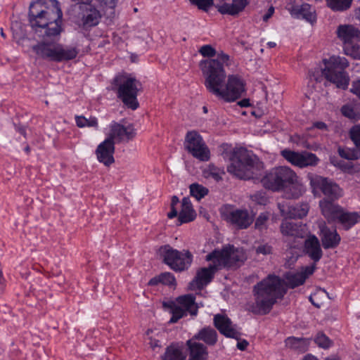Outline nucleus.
<instances>
[{"label":"nucleus","mask_w":360,"mask_h":360,"mask_svg":"<svg viewBox=\"0 0 360 360\" xmlns=\"http://www.w3.org/2000/svg\"><path fill=\"white\" fill-rule=\"evenodd\" d=\"M230 63L229 56L221 52L216 59L205 60L200 64L207 91L229 103L236 101L246 91L245 82L240 75L230 74L226 77L224 67Z\"/></svg>","instance_id":"1"},{"label":"nucleus","mask_w":360,"mask_h":360,"mask_svg":"<svg viewBox=\"0 0 360 360\" xmlns=\"http://www.w3.org/2000/svg\"><path fill=\"white\" fill-rule=\"evenodd\" d=\"M315 269V264H312L297 272H288L285 275V283L275 275H269L254 286V302L249 304V309L255 314L269 313L276 300L285 294L286 285L294 288L302 285Z\"/></svg>","instance_id":"2"},{"label":"nucleus","mask_w":360,"mask_h":360,"mask_svg":"<svg viewBox=\"0 0 360 360\" xmlns=\"http://www.w3.org/2000/svg\"><path fill=\"white\" fill-rule=\"evenodd\" d=\"M246 258V253L243 248H236L231 245L224 246L221 250H214L206 256L205 259L210 262L209 266L198 270L195 277L190 283V290L203 288L211 282L219 269L232 266L238 262H243Z\"/></svg>","instance_id":"3"},{"label":"nucleus","mask_w":360,"mask_h":360,"mask_svg":"<svg viewBox=\"0 0 360 360\" xmlns=\"http://www.w3.org/2000/svg\"><path fill=\"white\" fill-rule=\"evenodd\" d=\"M29 22L33 29H46L48 37L61 33L63 13L56 0H35L30 4Z\"/></svg>","instance_id":"4"},{"label":"nucleus","mask_w":360,"mask_h":360,"mask_svg":"<svg viewBox=\"0 0 360 360\" xmlns=\"http://www.w3.org/2000/svg\"><path fill=\"white\" fill-rule=\"evenodd\" d=\"M349 67V62L345 57L333 55L324 58L317 67L309 72L311 80L321 82L324 78L339 89H345L349 83V77L345 71Z\"/></svg>","instance_id":"5"},{"label":"nucleus","mask_w":360,"mask_h":360,"mask_svg":"<svg viewBox=\"0 0 360 360\" xmlns=\"http://www.w3.org/2000/svg\"><path fill=\"white\" fill-rule=\"evenodd\" d=\"M228 172L243 179H259L264 168V164L251 151L244 148H234L230 155Z\"/></svg>","instance_id":"6"},{"label":"nucleus","mask_w":360,"mask_h":360,"mask_svg":"<svg viewBox=\"0 0 360 360\" xmlns=\"http://www.w3.org/2000/svg\"><path fill=\"white\" fill-rule=\"evenodd\" d=\"M113 84L118 98L128 108L136 110L139 107L136 97L141 84L135 77L126 72L120 73L115 77Z\"/></svg>","instance_id":"7"},{"label":"nucleus","mask_w":360,"mask_h":360,"mask_svg":"<svg viewBox=\"0 0 360 360\" xmlns=\"http://www.w3.org/2000/svg\"><path fill=\"white\" fill-rule=\"evenodd\" d=\"M77 2L79 6V13L78 18L79 25L84 27L95 26L98 23L101 15L97 10L98 7L102 8L113 9L117 0H72Z\"/></svg>","instance_id":"8"},{"label":"nucleus","mask_w":360,"mask_h":360,"mask_svg":"<svg viewBox=\"0 0 360 360\" xmlns=\"http://www.w3.org/2000/svg\"><path fill=\"white\" fill-rule=\"evenodd\" d=\"M319 207L322 214L329 223L338 221L346 230L360 222L359 212H345L340 205L326 198L320 200Z\"/></svg>","instance_id":"9"},{"label":"nucleus","mask_w":360,"mask_h":360,"mask_svg":"<svg viewBox=\"0 0 360 360\" xmlns=\"http://www.w3.org/2000/svg\"><path fill=\"white\" fill-rule=\"evenodd\" d=\"M33 50L39 57L55 62L72 60L78 53L75 48L58 43H40L33 46Z\"/></svg>","instance_id":"10"},{"label":"nucleus","mask_w":360,"mask_h":360,"mask_svg":"<svg viewBox=\"0 0 360 360\" xmlns=\"http://www.w3.org/2000/svg\"><path fill=\"white\" fill-rule=\"evenodd\" d=\"M158 252L164 262L176 271L188 269L193 261V255L189 251H179L169 245L161 246Z\"/></svg>","instance_id":"11"},{"label":"nucleus","mask_w":360,"mask_h":360,"mask_svg":"<svg viewBox=\"0 0 360 360\" xmlns=\"http://www.w3.org/2000/svg\"><path fill=\"white\" fill-rule=\"evenodd\" d=\"M338 38L344 44V52L360 59V30L352 25H340L336 30Z\"/></svg>","instance_id":"12"},{"label":"nucleus","mask_w":360,"mask_h":360,"mask_svg":"<svg viewBox=\"0 0 360 360\" xmlns=\"http://www.w3.org/2000/svg\"><path fill=\"white\" fill-rule=\"evenodd\" d=\"M163 307L172 314L169 323L177 322L187 313L193 316L197 314L198 306L195 302V297L191 295L180 296L174 301L164 302Z\"/></svg>","instance_id":"13"},{"label":"nucleus","mask_w":360,"mask_h":360,"mask_svg":"<svg viewBox=\"0 0 360 360\" xmlns=\"http://www.w3.org/2000/svg\"><path fill=\"white\" fill-rule=\"evenodd\" d=\"M307 178L311 193L316 197H320L323 193L331 200H337L343 195L342 189L332 180L314 174H309Z\"/></svg>","instance_id":"14"},{"label":"nucleus","mask_w":360,"mask_h":360,"mask_svg":"<svg viewBox=\"0 0 360 360\" xmlns=\"http://www.w3.org/2000/svg\"><path fill=\"white\" fill-rule=\"evenodd\" d=\"M296 173L290 167L280 166L267 172L261 179L262 185L270 190L281 191Z\"/></svg>","instance_id":"15"},{"label":"nucleus","mask_w":360,"mask_h":360,"mask_svg":"<svg viewBox=\"0 0 360 360\" xmlns=\"http://www.w3.org/2000/svg\"><path fill=\"white\" fill-rule=\"evenodd\" d=\"M179 203V198L176 196H173L171 201V210L167 214L168 218L172 219L178 216L180 224L193 221L196 217V212L190 199L188 198L182 199L179 211L178 210Z\"/></svg>","instance_id":"16"},{"label":"nucleus","mask_w":360,"mask_h":360,"mask_svg":"<svg viewBox=\"0 0 360 360\" xmlns=\"http://www.w3.org/2000/svg\"><path fill=\"white\" fill-rule=\"evenodd\" d=\"M184 146L193 157L200 161H207L210 159V150L197 131H191L186 134Z\"/></svg>","instance_id":"17"},{"label":"nucleus","mask_w":360,"mask_h":360,"mask_svg":"<svg viewBox=\"0 0 360 360\" xmlns=\"http://www.w3.org/2000/svg\"><path fill=\"white\" fill-rule=\"evenodd\" d=\"M281 154L289 163L300 168L316 166L319 162L315 154L307 151L295 152L285 149L281 151Z\"/></svg>","instance_id":"18"},{"label":"nucleus","mask_w":360,"mask_h":360,"mask_svg":"<svg viewBox=\"0 0 360 360\" xmlns=\"http://www.w3.org/2000/svg\"><path fill=\"white\" fill-rule=\"evenodd\" d=\"M221 213L227 221L241 229L247 228L253 221V215L249 214L247 210L233 209L231 206L223 207Z\"/></svg>","instance_id":"19"},{"label":"nucleus","mask_w":360,"mask_h":360,"mask_svg":"<svg viewBox=\"0 0 360 360\" xmlns=\"http://www.w3.org/2000/svg\"><path fill=\"white\" fill-rule=\"evenodd\" d=\"M108 138L115 142L128 140L134 135V129L131 125L124 126L117 122H112L109 125V131L107 133Z\"/></svg>","instance_id":"20"},{"label":"nucleus","mask_w":360,"mask_h":360,"mask_svg":"<svg viewBox=\"0 0 360 360\" xmlns=\"http://www.w3.org/2000/svg\"><path fill=\"white\" fill-rule=\"evenodd\" d=\"M221 1V2L215 4L217 11L222 15L231 16L239 15L249 4L248 0H231L230 2H224V0Z\"/></svg>","instance_id":"21"},{"label":"nucleus","mask_w":360,"mask_h":360,"mask_svg":"<svg viewBox=\"0 0 360 360\" xmlns=\"http://www.w3.org/2000/svg\"><path fill=\"white\" fill-rule=\"evenodd\" d=\"M320 237L322 245L325 249L335 248L340 242V236L335 229H329L325 222L322 221L319 225Z\"/></svg>","instance_id":"22"},{"label":"nucleus","mask_w":360,"mask_h":360,"mask_svg":"<svg viewBox=\"0 0 360 360\" xmlns=\"http://www.w3.org/2000/svg\"><path fill=\"white\" fill-rule=\"evenodd\" d=\"M214 322L216 328L221 334L228 338H238L239 333L226 315H215Z\"/></svg>","instance_id":"23"},{"label":"nucleus","mask_w":360,"mask_h":360,"mask_svg":"<svg viewBox=\"0 0 360 360\" xmlns=\"http://www.w3.org/2000/svg\"><path fill=\"white\" fill-rule=\"evenodd\" d=\"M114 142L110 141V139H105L98 146L96 154L100 162L107 166L114 162Z\"/></svg>","instance_id":"24"},{"label":"nucleus","mask_w":360,"mask_h":360,"mask_svg":"<svg viewBox=\"0 0 360 360\" xmlns=\"http://www.w3.org/2000/svg\"><path fill=\"white\" fill-rule=\"evenodd\" d=\"M287 198H298L306 191V187L296 174L281 191Z\"/></svg>","instance_id":"25"},{"label":"nucleus","mask_w":360,"mask_h":360,"mask_svg":"<svg viewBox=\"0 0 360 360\" xmlns=\"http://www.w3.org/2000/svg\"><path fill=\"white\" fill-rule=\"evenodd\" d=\"M281 214L285 218L301 219L307 215L309 206L307 203H301L295 206L286 207L284 205H278Z\"/></svg>","instance_id":"26"},{"label":"nucleus","mask_w":360,"mask_h":360,"mask_svg":"<svg viewBox=\"0 0 360 360\" xmlns=\"http://www.w3.org/2000/svg\"><path fill=\"white\" fill-rule=\"evenodd\" d=\"M304 252L315 263L322 257L323 252L319 240L314 235H310L304 243Z\"/></svg>","instance_id":"27"},{"label":"nucleus","mask_w":360,"mask_h":360,"mask_svg":"<svg viewBox=\"0 0 360 360\" xmlns=\"http://www.w3.org/2000/svg\"><path fill=\"white\" fill-rule=\"evenodd\" d=\"M289 11L292 16L296 18H303L311 23L314 22L316 20L314 8L308 4L292 6L289 8Z\"/></svg>","instance_id":"28"},{"label":"nucleus","mask_w":360,"mask_h":360,"mask_svg":"<svg viewBox=\"0 0 360 360\" xmlns=\"http://www.w3.org/2000/svg\"><path fill=\"white\" fill-rule=\"evenodd\" d=\"M186 345L189 352L188 360H207L208 352L205 345L194 339L187 340Z\"/></svg>","instance_id":"29"},{"label":"nucleus","mask_w":360,"mask_h":360,"mask_svg":"<svg viewBox=\"0 0 360 360\" xmlns=\"http://www.w3.org/2000/svg\"><path fill=\"white\" fill-rule=\"evenodd\" d=\"M281 231L285 236L302 238L307 231V226L305 224L297 226L288 221L287 218H285L281 224Z\"/></svg>","instance_id":"30"},{"label":"nucleus","mask_w":360,"mask_h":360,"mask_svg":"<svg viewBox=\"0 0 360 360\" xmlns=\"http://www.w3.org/2000/svg\"><path fill=\"white\" fill-rule=\"evenodd\" d=\"M186 354L182 344L173 343L167 347L162 356L163 360H186Z\"/></svg>","instance_id":"31"},{"label":"nucleus","mask_w":360,"mask_h":360,"mask_svg":"<svg viewBox=\"0 0 360 360\" xmlns=\"http://www.w3.org/2000/svg\"><path fill=\"white\" fill-rule=\"evenodd\" d=\"M286 347L298 352H305L310 344V340L304 338L289 337L285 341Z\"/></svg>","instance_id":"32"},{"label":"nucleus","mask_w":360,"mask_h":360,"mask_svg":"<svg viewBox=\"0 0 360 360\" xmlns=\"http://www.w3.org/2000/svg\"><path fill=\"white\" fill-rule=\"evenodd\" d=\"M192 339L202 340L207 345H214L217 342V335L216 331L210 328H205L195 334Z\"/></svg>","instance_id":"33"},{"label":"nucleus","mask_w":360,"mask_h":360,"mask_svg":"<svg viewBox=\"0 0 360 360\" xmlns=\"http://www.w3.org/2000/svg\"><path fill=\"white\" fill-rule=\"evenodd\" d=\"M75 122L77 126L80 128L83 127H94L98 128V120L95 117L86 118L82 115L75 116Z\"/></svg>","instance_id":"34"},{"label":"nucleus","mask_w":360,"mask_h":360,"mask_svg":"<svg viewBox=\"0 0 360 360\" xmlns=\"http://www.w3.org/2000/svg\"><path fill=\"white\" fill-rule=\"evenodd\" d=\"M357 103H348L346 105H344L341 108V112L342 114L350 119L356 121L357 120Z\"/></svg>","instance_id":"35"},{"label":"nucleus","mask_w":360,"mask_h":360,"mask_svg":"<svg viewBox=\"0 0 360 360\" xmlns=\"http://www.w3.org/2000/svg\"><path fill=\"white\" fill-rule=\"evenodd\" d=\"M353 0H326L328 6L333 11H345L351 6Z\"/></svg>","instance_id":"36"},{"label":"nucleus","mask_w":360,"mask_h":360,"mask_svg":"<svg viewBox=\"0 0 360 360\" xmlns=\"http://www.w3.org/2000/svg\"><path fill=\"white\" fill-rule=\"evenodd\" d=\"M189 188L191 195L198 200H200L208 193V189L198 184H191Z\"/></svg>","instance_id":"37"},{"label":"nucleus","mask_w":360,"mask_h":360,"mask_svg":"<svg viewBox=\"0 0 360 360\" xmlns=\"http://www.w3.org/2000/svg\"><path fill=\"white\" fill-rule=\"evenodd\" d=\"M157 280L164 285H167L169 286H174L176 285V280L174 275L169 272L160 274L157 279H151L150 281V284L156 283Z\"/></svg>","instance_id":"38"},{"label":"nucleus","mask_w":360,"mask_h":360,"mask_svg":"<svg viewBox=\"0 0 360 360\" xmlns=\"http://www.w3.org/2000/svg\"><path fill=\"white\" fill-rule=\"evenodd\" d=\"M339 155L347 160H357L360 158V151L356 148H339Z\"/></svg>","instance_id":"39"},{"label":"nucleus","mask_w":360,"mask_h":360,"mask_svg":"<svg viewBox=\"0 0 360 360\" xmlns=\"http://www.w3.org/2000/svg\"><path fill=\"white\" fill-rule=\"evenodd\" d=\"M315 343L324 349H329L333 345V342L324 333H319L314 338Z\"/></svg>","instance_id":"40"},{"label":"nucleus","mask_w":360,"mask_h":360,"mask_svg":"<svg viewBox=\"0 0 360 360\" xmlns=\"http://www.w3.org/2000/svg\"><path fill=\"white\" fill-rule=\"evenodd\" d=\"M224 172L213 165H210L205 171L204 175L207 178H212L214 180L218 181L221 179Z\"/></svg>","instance_id":"41"},{"label":"nucleus","mask_w":360,"mask_h":360,"mask_svg":"<svg viewBox=\"0 0 360 360\" xmlns=\"http://www.w3.org/2000/svg\"><path fill=\"white\" fill-rule=\"evenodd\" d=\"M191 4L195 5L199 9L208 11L213 5L214 0H189Z\"/></svg>","instance_id":"42"},{"label":"nucleus","mask_w":360,"mask_h":360,"mask_svg":"<svg viewBox=\"0 0 360 360\" xmlns=\"http://www.w3.org/2000/svg\"><path fill=\"white\" fill-rule=\"evenodd\" d=\"M269 217V214L268 212L261 213L256 219L255 227L259 230L266 229Z\"/></svg>","instance_id":"43"},{"label":"nucleus","mask_w":360,"mask_h":360,"mask_svg":"<svg viewBox=\"0 0 360 360\" xmlns=\"http://www.w3.org/2000/svg\"><path fill=\"white\" fill-rule=\"evenodd\" d=\"M252 200L258 205H266L268 202V198L266 193L263 191L255 193L251 196Z\"/></svg>","instance_id":"44"},{"label":"nucleus","mask_w":360,"mask_h":360,"mask_svg":"<svg viewBox=\"0 0 360 360\" xmlns=\"http://www.w3.org/2000/svg\"><path fill=\"white\" fill-rule=\"evenodd\" d=\"M153 333V330H148L146 334V341L150 345V347L155 350L157 348L160 347L159 340L153 338L152 334Z\"/></svg>","instance_id":"45"},{"label":"nucleus","mask_w":360,"mask_h":360,"mask_svg":"<svg viewBox=\"0 0 360 360\" xmlns=\"http://www.w3.org/2000/svg\"><path fill=\"white\" fill-rule=\"evenodd\" d=\"M350 136L355 145L360 148V124L356 125L351 129Z\"/></svg>","instance_id":"46"},{"label":"nucleus","mask_w":360,"mask_h":360,"mask_svg":"<svg viewBox=\"0 0 360 360\" xmlns=\"http://www.w3.org/2000/svg\"><path fill=\"white\" fill-rule=\"evenodd\" d=\"M199 53L204 57H212L216 55V51L211 45L201 46Z\"/></svg>","instance_id":"47"},{"label":"nucleus","mask_w":360,"mask_h":360,"mask_svg":"<svg viewBox=\"0 0 360 360\" xmlns=\"http://www.w3.org/2000/svg\"><path fill=\"white\" fill-rule=\"evenodd\" d=\"M271 247L268 244H262L259 245L256 249L257 254H262L264 255H269L271 252Z\"/></svg>","instance_id":"48"},{"label":"nucleus","mask_w":360,"mask_h":360,"mask_svg":"<svg viewBox=\"0 0 360 360\" xmlns=\"http://www.w3.org/2000/svg\"><path fill=\"white\" fill-rule=\"evenodd\" d=\"M351 92L360 98V80L352 82Z\"/></svg>","instance_id":"49"},{"label":"nucleus","mask_w":360,"mask_h":360,"mask_svg":"<svg viewBox=\"0 0 360 360\" xmlns=\"http://www.w3.org/2000/svg\"><path fill=\"white\" fill-rule=\"evenodd\" d=\"M275 8L273 6H271L266 13L263 15L262 19L264 22L268 21V20L273 15L274 13Z\"/></svg>","instance_id":"50"},{"label":"nucleus","mask_w":360,"mask_h":360,"mask_svg":"<svg viewBox=\"0 0 360 360\" xmlns=\"http://www.w3.org/2000/svg\"><path fill=\"white\" fill-rule=\"evenodd\" d=\"M330 162H331L333 165H335V166H337V167H339L342 168V169L344 171H345V172H352V169H351V168H350V167H349V165H346V166H345V165H342V164H340V163L336 162L333 160V158H330Z\"/></svg>","instance_id":"51"},{"label":"nucleus","mask_w":360,"mask_h":360,"mask_svg":"<svg viewBox=\"0 0 360 360\" xmlns=\"http://www.w3.org/2000/svg\"><path fill=\"white\" fill-rule=\"evenodd\" d=\"M313 127L318 129L326 131L327 130V125L323 122H316L313 124Z\"/></svg>","instance_id":"52"},{"label":"nucleus","mask_w":360,"mask_h":360,"mask_svg":"<svg viewBox=\"0 0 360 360\" xmlns=\"http://www.w3.org/2000/svg\"><path fill=\"white\" fill-rule=\"evenodd\" d=\"M248 345V343L245 340L238 342V343H237V347L240 350H245L247 348Z\"/></svg>","instance_id":"53"},{"label":"nucleus","mask_w":360,"mask_h":360,"mask_svg":"<svg viewBox=\"0 0 360 360\" xmlns=\"http://www.w3.org/2000/svg\"><path fill=\"white\" fill-rule=\"evenodd\" d=\"M238 104L240 106V107H248L251 105L250 103V100L248 99V98H244L241 101H240Z\"/></svg>","instance_id":"54"},{"label":"nucleus","mask_w":360,"mask_h":360,"mask_svg":"<svg viewBox=\"0 0 360 360\" xmlns=\"http://www.w3.org/2000/svg\"><path fill=\"white\" fill-rule=\"evenodd\" d=\"M324 360H340V359L336 356H330L326 358Z\"/></svg>","instance_id":"55"},{"label":"nucleus","mask_w":360,"mask_h":360,"mask_svg":"<svg viewBox=\"0 0 360 360\" xmlns=\"http://www.w3.org/2000/svg\"><path fill=\"white\" fill-rule=\"evenodd\" d=\"M267 46L269 48H274L276 46V44L274 41H269L267 43Z\"/></svg>","instance_id":"56"},{"label":"nucleus","mask_w":360,"mask_h":360,"mask_svg":"<svg viewBox=\"0 0 360 360\" xmlns=\"http://www.w3.org/2000/svg\"><path fill=\"white\" fill-rule=\"evenodd\" d=\"M357 120H360V103H357Z\"/></svg>","instance_id":"57"},{"label":"nucleus","mask_w":360,"mask_h":360,"mask_svg":"<svg viewBox=\"0 0 360 360\" xmlns=\"http://www.w3.org/2000/svg\"><path fill=\"white\" fill-rule=\"evenodd\" d=\"M252 113L256 117H260L262 115L261 112H257L256 111H252Z\"/></svg>","instance_id":"58"},{"label":"nucleus","mask_w":360,"mask_h":360,"mask_svg":"<svg viewBox=\"0 0 360 360\" xmlns=\"http://www.w3.org/2000/svg\"><path fill=\"white\" fill-rule=\"evenodd\" d=\"M297 144L302 146L303 147H308L304 142H297Z\"/></svg>","instance_id":"59"},{"label":"nucleus","mask_w":360,"mask_h":360,"mask_svg":"<svg viewBox=\"0 0 360 360\" xmlns=\"http://www.w3.org/2000/svg\"><path fill=\"white\" fill-rule=\"evenodd\" d=\"M310 300H311V302H312V304H313L316 305V307H319V304H316V303H314V301H313V296H311V297H310Z\"/></svg>","instance_id":"60"},{"label":"nucleus","mask_w":360,"mask_h":360,"mask_svg":"<svg viewBox=\"0 0 360 360\" xmlns=\"http://www.w3.org/2000/svg\"><path fill=\"white\" fill-rule=\"evenodd\" d=\"M1 35L3 37H5V35H4V33L3 32V30H1Z\"/></svg>","instance_id":"61"},{"label":"nucleus","mask_w":360,"mask_h":360,"mask_svg":"<svg viewBox=\"0 0 360 360\" xmlns=\"http://www.w3.org/2000/svg\"><path fill=\"white\" fill-rule=\"evenodd\" d=\"M203 111L205 112H207V108L206 107H203Z\"/></svg>","instance_id":"62"},{"label":"nucleus","mask_w":360,"mask_h":360,"mask_svg":"<svg viewBox=\"0 0 360 360\" xmlns=\"http://www.w3.org/2000/svg\"><path fill=\"white\" fill-rule=\"evenodd\" d=\"M319 292L322 294H326V292L324 290H320Z\"/></svg>","instance_id":"63"}]
</instances>
